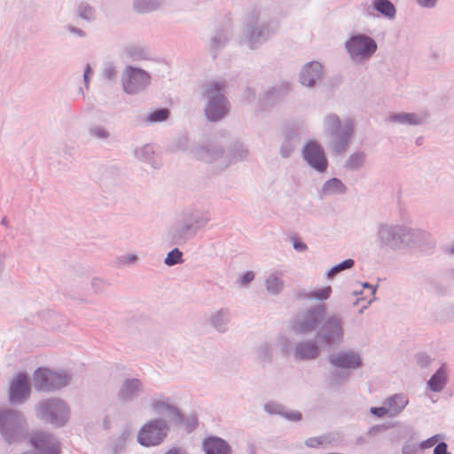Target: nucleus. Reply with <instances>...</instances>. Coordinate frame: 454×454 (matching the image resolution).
<instances>
[{
	"label": "nucleus",
	"mask_w": 454,
	"mask_h": 454,
	"mask_svg": "<svg viewBox=\"0 0 454 454\" xmlns=\"http://www.w3.org/2000/svg\"><path fill=\"white\" fill-rule=\"evenodd\" d=\"M223 83L216 82L207 85L206 93L209 102L206 108V114L211 121L223 118L229 111L227 100L223 94Z\"/></svg>",
	"instance_id": "f257e3e1"
},
{
	"label": "nucleus",
	"mask_w": 454,
	"mask_h": 454,
	"mask_svg": "<svg viewBox=\"0 0 454 454\" xmlns=\"http://www.w3.org/2000/svg\"><path fill=\"white\" fill-rule=\"evenodd\" d=\"M40 416L56 426H63L68 419L69 411L60 400H49L39 405Z\"/></svg>",
	"instance_id": "f03ea898"
},
{
	"label": "nucleus",
	"mask_w": 454,
	"mask_h": 454,
	"mask_svg": "<svg viewBox=\"0 0 454 454\" xmlns=\"http://www.w3.org/2000/svg\"><path fill=\"white\" fill-rule=\"evenodd\" d=\"M69 378L66 373H58L49 369H38L35 372V386L39 390H53L65 387Z\"/></svg>",
	"instance_id": "7ed1b4c3"
},
{
	"label": "nucleus",
	"mask_w": 454,
	"mask_h": 454,
	"mask_svg": "<svg viewBox=\"0 0 454 454\" xmlns=\"http://www.w3.org/2000/svg\"><path fill=\"white\" fill-rule=\"evenodd\" d=\"M22 423L23 419L18 412L12 410L0 411V432L9 442L20 433Z\"/></svg>",
	"instance_id": "20e7f679"
},
{
	"label": "nucleus",
	"mask_w": 454,
	"mask_h": 454,
	"mask_svg": "<svg viewBox=\"0 0 454 454\" xmlns=\"http://www.w3.org/2000/svg\"><path fill=\"white\" fill-rule=\"evenodd\" d=\"M167 431V425L162 420L152 421L140 430L137 440L144 446L157 445L166 436Z\"/></svg>",
	"instance_id": "39448f33"
},
{
	"label": "nucleus",
	"mask_w": 454,
	"mask_h": 454,
	"mask_svg": "<svg viewBox=\"0 0 454 454\" xmlns=\"http://www.w3.org/2000/svg\"><path fill=\"white\" fill-rule=\"evenodd\" d=\"M346 47L355 60L369 58L377 49L376 43L365 35L352 37L347 42Z\"/></svg>",
	"instance_id": "423d86ee"
},
{
	"label": "nucleus",
	"mask_w": 454,
	"mask_h": 454,
	"mask_svg": "<svg viewBox=\"0 0 454 454\" xmlns=\"http://www.w3.org/2000/svg\"><path fill=\"white\" fill-rule=\"evenodd\" d=\"M150 81L149 75L140 70L128 67L123 81L124 90L128 93H136L143 90Z\"/></svg>",
	"instance_id": "0eeeda50"
},
{
	"label": "nucleus",
	"mask_w": 454,
	"mask_h": 454,
	"mask_svg": "<svg viewBox=\"0 0 454 454\" xmlns=\"http://www.w3.org/2000/svg\"><path fill=\"white\" fill-rule=\"evenodd\" d=\"M326 123L330 129H336L339 135H343V137H341L340 141L337 142L334 145L335 152L341 153L345 150L348 145V137H350L352 133V123L348 121L341 126L338 117L335 115L328 116L326 119Z\"/></svg>",
	"instance_id": "6e6552de"
},
{
	"label": "nucleus",
	"mask_w": 454,
	"mask_h": 454,
	"mask_svg": "<svg viewBox=\"0 0 454 454\" xmlns=\"http://www.w3.org/2000/svg\"><path fill=\"white\" fill-rule=\"evenodd\" d=\"M304 158L309 165L319 171L326 168L327 161L323 149L315 142L309 143L303 151Z\"/></svg>",
	"instance_id": "1a4fd4ad"
},
{
	"label": "nucleus",
	"mask_w": 454,
	"mask_h": 454,
	"mask_svg": "<svg viewBox=\"0 0 454 454\" xmlns=\"http://www.w3.org/2000/svg\"><path fill=\"white\" fill-rule=\"evenodd\" d=\"M408 403V399L406 396L402 395H396L392 398H389L384 404V406L380 408H372L371 412L379 417H382L384 415L395 416L398 414Z\"/></svg>",
	"instance_id": "9d476101"
},
{
	"label": "nucleus",
	"mask_w": 454,
	"mask_h": 454,
	"mask_svg": "<svg viewBox=\"0 0 454 454\" xmlns=\"http://www.w3.org/2000/svg\"><path fill=\"white\" fill-rule=\"evenodd\" d=\"M29 392L30 388L27 376L20 373L12 382L10 400L12 403L22 402L29 395Z\"/></svg>",
	"instance_id": "9b49d317"
},
{
	"label": "nucleus",
	"mask_w": 454,
	"mask_h": 454,
	"mask_svg": "<svg viewBox=\"0 0 454 454\" xmlns=\"http://www.w3.org/2000/svg\"><path fill=\"white\" fill-rule=\"evenodd\" d=\"M325 312L323 306L309 311L302 319H298L294 325V329L299 333H306L313 330L317 323L322 319Z\"/></svg>",
	"instance_id": "f8f14e48"
},
{
	"label": "nucleus",
	"mask_w": 454,
	"mask_h": 454,
	"mask_svg": "<svg viewBox=\"0 0 454 454\" xmlns=\"http://www.w3.org/2000/svg\"><path fill=\"white\" fill-rule=\"evenodd\" d=\"M380 236L385 243L392 247H396L399 241L403 243L408 240L406 238L409 236V233H406L404 230L401 228L393 229L384 226L380 230Z\"/></svg>",
	"instance_id": "ddd939ff"
},
{
	"label": "nucleus",
	"mask_w": 454,
	"mask_h": 454,
	"mask_svg": "<svg viewBox=\"0 0 454 454\" xmlns=\"http://www.w3.org/2000/svg\"><path fill=\"white\" fill-rule=\"evenodd\" d=\"M324 338L327 344H334L341 340L342 329L338 317L330 318L324 325Z\"/></svg>",
	"instance_id": "4468645a"
},
{
	"label": "nucleus",
	"mask_w": 454,
	"mask_h": 454,
	"mask_svg": "<svg viewBox=\"0 0 454 454\" xmlns=\"http://www.w3.org/2000/svg\"><path fill=\"white\" fill-rule=\"evenodd\" d=\"M323 67L318 62H311L306 65L301 74V82L306 86H313L320 78Z\"/></svg>",
	"instance_id": "2eb2a0df"
},
{
	"label": "nucleus",
	"mask_w": 454,
	"mask_h": 454,
	"mask_svg": "<svg viewBox=\"0 0 454 454\" xmlns=\"http://www.w3.org/2000/svg\"><path fill=\"white\" fill-rule=\"evenodd\" d=\"M331 363L338 367L356 368L360 365L361 360L359 356L355 353H340L332 356Z\"/></svg>",
	"instance_id": "dca6fc26"
},
{
	"label": "nucleus",
	"mask_w": 454,
	"mask_h": 454,
	"mask_svg": "<svg viewBox=\"0 0 454 454\" xmlns=\"http://www.w3.org/2000/svg\"><path fill=\"white\" fill-rule=\"evenodd\" d=\"M204 450L207 454H231L230 446L225 441L218 437H210L204 442Z\"/></svg>",
	"instance_id": "f3484780"
},
{
	"label": "nucleus",
	"mask_w": 454,
	"mask_h": 454,
	"mask_svg": "<svg viewBox=\"0 0 454 454\" xmlns=\"http://www.w3.org/2000/svg\"><path fill=\"white\" fill-rule=\"evenodd\" d=\"M155 411L159 413L165 414L171 420L178 423L182 421V417L179 414L178 411L176 407L165 403V402H156L153 404Z\"/></svg>",
	"instance_id": "a211bd4d"
},
{
	"label": "nucleus",
	"mask_w": 454,
	"mask_h": 454,
	"mask_svg": "<svg viewBox=\"0 0 454 454\" xmlns=\"http://www.w3.org/2000/svg\"><path fill=\"white\" fill-rule=\"evenodd\" d=\"M446 383V370L442 366L431 378L428 384L432 390L440 391Z\"/></svg>",
	"instance_id": "6ab92c4d"
},
{
	"label": "nucleus",
	"mask_w": 454,
	"mask_h": 454,
	"mask_svg": "<svg viewBox=\"0 0 454 454\" xmlns=\"http://www.w3.org/2000/svg\"><path fill=\"white\" fill-rule=\"evenodd\" d=\"M140 390V382L137 380H127L120 392L122 399H129Z\"/></svg>",
	"instance_id": "aec40b11"
},
{
	"label": "nucleus",
	"mask_w": 454,
	"mask_h": 454,
	"mask_svg": "<svg viewBox=\"0 0 454 454\" xmlns=\"http://www.w3.org/2000/svg\"><path fill=\"white\" fill-rule=\"evenodd\" d=\"M317 354V348L311 343L301 344L296 349V356L301 359L315 358Z\"/></svg>",
	"instance_id": "412c9836"
},
{
	"label": "nucleus",
	"mask_w": 454,
	"mask_h": 454,
	"mask_svg": "<svg viewBox=\"0 0 454 454\" xmlns=\"http://www.w3.org/2000/svg\"><path fill=\"white\" fill-rule=\"evenodd\" d=\"M373 7L376 11L388 18H392L395 14V8L388 0H374Z\"/></svg>",
	"instance_id": "4be33fe9"
},
{
	"label": "nucleus",
	"mask_w": 454,
	"mask_h": 454,
	"mask_svg": "<svg viewBox=\"0 0 454 454\" xmlns=\"http://www.w3.org/2000/svg\"><path fill=\"white\" fill-rule=\"evenodd\" d=\"M391 120L408 124H418L422 121V118L414 114H400L392 116Z\"/></svg>",
	"instance_id": "5701e85b"
},
{
	"label": "nucleus",
	"mask_w": 454,
	"mask_h": 454,
	"mask_svg": "<svg viewBox=\"0 0 454 454\" xmlns=\"http://www.w3.org/2000/svg\"><path fill=\"white\" fill-rule=\"evenodd\" d=\"M323 191L325 194L341 192H343V184L340 180L333 178L325 184Z\"/></svg>",
	"instance_id": "b1692460"
},
{
	"label": "nucleus",
	"mask_w": 454,
	"mask_h": 454,
	"mask_svg": "<svg viewBox=\"0 0 454 454\" xmlns=\"http://www.w3.org/2000/svg\"><path fill=\"white\" fill-rule=\"evenodd\" d=\"M266 285L267 289L273 294L278 293L283 286L281 280L275 275H271L268 278Z\"/></svg>",
	"instance_id": "393cba45"
},
{
	"label": "nucleus",
	"mask_w": 454,
	"mask_h": 454,
	"mask_svg": "<svg viewBox=\"0 0 454 454\" xmlns=\"http://www.w3.org/2000/svg\"><path fill=\"white\" fill-rule=\"evenodd\" d=\"M168 114L169 111L168 109H160L150 114L148 120L153 122L162 121L168 117Z\"/></svg>",
	"instance_id": "a878e982"
},
{
	"label": "nucleus",
	"mask_w": 454,
	"mask_h": 454,
	"mask_svg": "<svg viewBox=\"0 0 454 454\" xmlns=\"http://www.w3.org/2000/svg\"><path fill=\"white\" fill-rule=\"evenodd\" d=\"M354 264V262L353 260L351 259H348L346 261H344L343 262H341L340 264L335 266L334 268H333L329 272H328V277L329 278H333L334 275H336L337 273L340 272L341 270H345V269H348V268H351Z\"/></svg>",
	"instance_id": "bb28decb"
},
{
	"label": "nucleus",
	"mask_w": 454,
	"mask_h": 454,
	"mask_svg": "<svg viewBox=\"0 0 454 454\" xmlns=\"http://www.w3.org/2000/svg\"><path fill=\"white\" fill-rule=\"evenodd\" d=\"M135 8L138 12H147L153 10L155 4L151 0H137L135 4Z\"/></svg>",
	"instance_id": "cd10ccee"
},
{
	"label": "nucleus",
	"mask_w": 454,
	"mask_h": 454,
	"mask_svg": "<svg viewBox=\"0 0 454 454\" xmlns=\"http://www.w3.org/2000/svg\"><path fill=\"white\" fill-rule=\"evenodd\" d=\"M181 258L182 253L178 249H174L168 254L167 258L165 259V262L168 265H174L178 263L181 261Z\"/></svg>",
	"instance_id": "c85d7f7f"
},
{
	"label": "nucleus",
	"mask_w": 454,
	"mask_h": 454,
	"mask_svg": "<svg viewBox=\"0 0 454 454\" xmlns=\"http://www.w3.org/2000/svg\"><path fill=\"white\" fill-rule=\"evenodd\" d=\"M330 294H331V287L327 286V287L319 289L318 291L311 294L309 295V297H315L317 299L325 300L330 296Z\"/></svg>",
	"instance_id": "c756f323"
},
{
	"label": "nucleus",
	"mask_w": 454,
	"mask_h": 454,
	"mask_svg": "<svg viewBox=\"0 0 454 454\" xmlns=\"http://www.w3.org/2000/svg\"><path fill=\"white\" fill-rule=\"evenodd\" d=\"M79 12H80V16L86 20L90 19L93 15L92 8H90V6H87V5L80 6Z\"/></svg>",
	"instance_id": "7c9ffc66"
},
{
	"label": "nucleus",
	"mask_w": 454,
	"mask_h": 454,
	"mask_svg": "<svg viewBox=\"0 0 454 454\" xmlns=\"http://www.w3.org/2000/svg\"><path fill=\"white\" fill-rule=\"evenodd\" d=\"M438 441H439V435H434V436L427 439V441H424L423 442H421L420 449L424 450V449L431 448L434 444H436Z\"/></svg>",
	"instance_id": "2f4dec72"
},
{
	"label": "nucleus",
	"mask_w": 454,
	"mask_h": 454,
	"mask_svg": "<svg viewBox=\"0 0 454 454\" xmlns=\"http://www.w3.org/2000/svg\"><path fill=\"white\" fill-rule=\"evenodd\" d=\"M364 160V155L363 154H354L349 160V165L352 168L358 167Z\"/></svg>",
	"instance_id": "473e14b6"
},
{
	"label": "nucleus",
	"mask_w": 454,
	"mask_h": 454,
	"mask_svg": "<svg viewBox=\"0 0 454 454\" xmlns=\"http://www.w3.org/2000/svg\"><path fill=\"white\" fill-rule=\"evenodd\" d=\"M265 410L270 413H282V407L278 404L267 403Z\"/></svg>",
	"instance_id": "72a5a7b5"
},
{
	"label": "nucleus",
	"mask_w": 454,
	"mask_h": 454,
	"mask_svg": "<svg viewBox=\"0 0 454 454\" xmlns=\"http://www.w3.org/2000/svg\"><path fill=\"white\" fill-rule=\"evenodd\" d=\"M324 441L321 437H314V438H309V440H307V445L309 447H312V448H315V447H317L321 444H323Z\"/></svg>",
	"instance_id": "f704fd0d"
},
{
	"label": "nucleus",
	"mask_w": 454,
	"mask_h": 454,
	"mask_svg": "<svg viewBox=\"0 0 454 454\" xmlns=\"http://www.w3.org/2000/svg\"><path fill=\"white\" fill-rule=\"evenodd\" d=\"M434 454H450L447 451V445L443 442L439 443L434 450Z\"/></svg>",
	"instance_id": "c9c22d12"
},
{
	"label": "nucleus",
	"mask_w": 454,
	"mask_h": 454,
	"mask_svg": "<svg viewBox=\"0 0 454 454\" xmlns=\"http://www.w3.org/2000/svg\"><path fill=\"white\" fill-rule=\"evenodd\" d=\"M197 426V419L195 417H191L186 419V429L188 431L193 430Z\"/></svg>",
	"instance_id": "e433bc0d"
},
{
	"label": "nucleus",
	"mask_w": 454,
	"mask_h": 454,
	"mask_svg": "<svg viewBox=\"0 0 454 454\" xmlns=\"http://www.w3.org/2000/svg\"><path fill=\"white\" fill-rule=\"evenodd\" d=\"M286 418L291 420H300L301 419V414L298 411H292L289 413H286Z\"/></svg>",
	"instance_id": "4c0bfd02"
},
{
	"label": "nucleus",
	"mask_w": 454,
	"mask_h": 454,
	"mask_svg": "<svg viewBox=\"0 0 454 454\" xmlns=\"http://www.w3.org/2000/svg\"><path fill=\"white\" fill-rule=\"evenodd\" d=\"M254 274L253 271L247 272L242 278V284L246 285V284L249 283L250 281H252L254 279Z\"/></svg>",
	"instance_id": "58836bf2"
},
{
	"label": "nucleus",
	"mask_w": 454,
	"mask_h": 454,
	"mask_svg": "<svg viewBox=\"0 0 454 454\" xmlns=\"http://www.w3.org/2000/svg\"><path fill=\"white\" fill-rule=\"evenodd\" d=\"M417 1L420 5L425 6V7L433 6L436 2V0H417Z\"/></svg>",
	"instance_id": "ea45409f"
},
{
	"label": "nucleus",
	"mask_w": 454,
	"mask_h": 454,
	"mask_svg": "<svg viewBox=\"0 0 454 454\" xmlns=\"http://www.w3.org/2000/svg\"><path fill=\"white\" fill-rule=\"evenodd\" d=\"M94 134L98 137H106L107 136V132L101 128L95 129Z\"/></svg>",
	"instance_id": "a19ab883"
},
{
	"label": "nucleus",
	"mask_w": 454,
	"mask_h": 454,
	"mask_svg": "<svg viewBox=\"0 0 454 454\" xmlns=\"http://www.w3.org/2000/svg\"><path fill=\"white\" fill-rule=\"evenodd\" d=\"M403 454H417V450L411 446H405L403 450Z\"/></svg>",
	"instance_id": "79ce46f5"
},
{
	"label": "nucleus",
	"mask_w": 454,
	"mask_h": 454,
	"mask_svg": "<svg viewBox=\"0 0 454 454\" xmlns=\"http://www.w3.org/2000/svg\"><path fill=\"white\" fill-rule=\"evenodd\" d=\"M294 247L296 250L299 251H302L306 248V245L299 241H294Z\"/></svg>",
	"instance_id": "37998d69"
},
{
	"label": "nucleus",
	"mask_w": 454,
	"mask_h": 454,
	"mask_svg": "<svg viewBox=\"0 0 454 454\" xmlns=\"http://www.w3.org/2000/svg\"><path fill=\"white\" fill-rule=\"evenodd\" d=\"M419 361L421 365H427L428 364V357L427 356H419Z\"/></svg>",
	"instance_id": "c03bdc74"
},
{
	"label": "nucleus",
	"mask_w": 454,
	"mask_h": 454,
	"mask_svg": "<svg viewBox=\"0 0 454 454\" xmlns=\"http://www.w3.org/2000/svg\"><path fill=\"white\" fill-rule=\"evenodd\" d=\"M226 317V313H225V312H223V311H220V312L215 316V317L214 318V324H215L217 327H219V326H220V325H218V323H217V317Z\"/></svg>",
	"instance_id": "a18cd8bd"
},
{
	"label": "nucleus",
	"mask_w": 454,
	"mask_h": 454,
	"mask_svg": "<svg viewBox=\"0 0 454 454\" xmlns=\"http://www.w3.org/2000/svg\"><path fill=\"white\" fill-rule=\"evenodd\" d=\"M90 71H91L90 67L88 66L86 68V71L84 73V81L86 83L88 82V78H89V74H90Z\"/></svg>",
	"instance_id": "49530a36"
},
{
	"label": "nucleus",
	"mask_w": 454,
	"mask_h": 454,
	"mask_svg": "<svg viewBox=\"0 0 454 454\" xmlns=\"http://www.w3.org/2000/svg\"><path fill=\"white\" fill-rule=\"evenodd\" d=\"M142 153H145V154H149L150 153H153V149L150 145H146L143 148Z\"/></svg>",
	"instance_id": "de8ad7c7"
},
{
	"label": "nucleus",
	"mask_w": 454,
	"mask_h": 454,
	"mask_svg": "<svg viewBox=\"0 0 454 454\" xmlns=\"http://www.w3.org/2000/svg\"><path fill=\"white\" fill-rule=\"evenodd\" d=\"M167 454H183V453L177 450H171Z\"/></svg>",
	"instance_id": "09e8293b"
},
{
	"label": "nucleus",
	"mask_w": 454,
	"mask_h": 454,
	"mask_svg": "<svg viewBox=\"0 0 454 454\" xmlns=\"http://www.w3.org/2000/svg\"><path fill=\"white\" fill-rule=\"evenodd\" d=\"M282 154H283L285 157H286V156H288V155H289V152H288V153H286V152H285V149L283 148V149H282Z\"/></svg>",
	"instance_id": "8fccbe9b"
},
{
	"label": "nucleus",
	"mask_w": 454,
	"mask_h": 454,
	"mask_svg": "<svg viewBox=\"0 0 454 454\" xmlns=\"http://www.w3.org/2000/svg\"><path fill=\"white\" fill-rule=\"evenodd\" d=\"M397 405H398V402L397 401L396 402H392V406L393 407H397Z\"/></svg>",
	"instance_id": "3c124183"
},
{
	"label": "nucleus",
	"mask_w": 454,
	"mask_h": 454,
	"mask_svg": "<svg viewBox=\"0 0 454 454\" xmlns=\"http://www.w3.org/2000/svg\"><path fill=\"white\" fill-rule=\"evenodd\" d=\"M106 74H108V76H111V73L109 71H106Z\"/></svg>",
	"instance_id": "603ef678"
},
{
	"label": "nucleus",
	"mask_w": 454,
	"mask_h": 454,
	"mask_svg": "<svg viewBox=\"0 0 454 454\" xmlns=\"http://www.w3.org/2000/svg\"><path fill=\"white\" fill-rule=\"evenodd\" d=\"M452 252L454 253V249H453V251H452Z\"/></svg>",
	"instance_id": "864d4df0"
}]
</instances>
